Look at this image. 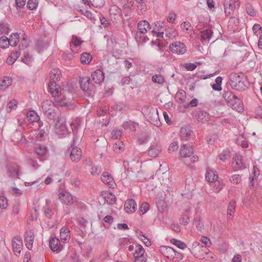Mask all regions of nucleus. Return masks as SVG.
Instances as JSON below:
<instances>
[{
	"instance_id": "obj_1",
	"label": "nucleus",
	"mask_w": 262,
	"mask_h": 262,
	"mask_svg": "<svg viewBox=\"0 0 262 262\" xmlns=\"http://www.w3.org/2000/svg\"><path fill=\"white\" fill-rule=\"evenodd\" d=\"M223 97L228 106L231 107L232 109L238 112H243L244 110L243 103L232 92H225L223 94Z\"/></svg>"
},
{
	"instance_id": "obj_2",
	"label": "nucleus",
	"mask_w": 262,
	"mask_h": 262,
	"mask_svg": "<svg viewBox=\"0 0 262 262\" xmlns=\"http://www.w3.org/2000/svg\"><path fill=\"white\" fill-rule=\"evenodd\" d=\"M143 114L147 120L157 127L161 125L158 110L155 108L145 106L142 109Z\"/></svg>"
},
{
	"instance_id": "obj_3",
	"label": "nucleus",
	"mask_w": 262,
	"mask_h": 262,
	"mask_svg": "<svg viewBox=\"0 0 262 262\" xmlns=\"http://www.w3.org/2000/svg\"><path fill=\"white\" fill-rule=\"evenodd\" d=\"M228 82L233 89L237 91H243L247 88L243 80V78L236 73H232L230 74Z\"/></svg>"
},
{
	"instance_id": "obj_4",
	"label": "nucleus",
	"mask_w": 262,
	"mask_h": 262,
	"mask_svg": "<svg viewBox=\"0 0 262 262\" xmlns=\"http://www.w3.org/2000/svg\"><path fill=\"white\" fill-rule=\"evenodd\" d=\"M78 140V138L75 136L73 139L72 143L68 149V151L70 152V158L74 162L79 161L82 156L81 149L76 146Z\"/></svg>"
},
{
	"instance_id": "obj_5",
	"label": "nucleus",
	"mask_w": 262,
	"mask_h": 262,
	"mask_svg": "<svg viewBox=\"0 0 262 262\" xmlns=\"http://www.w3.org/2000/svg\"><path fill=\"white\" fill-rule=\"evenodd\" d=\"M80 84L81 88L88 96H90L95 90V85L91 82V79L89 77L81 78Z\"/></svg>"
},
{
	"instance_id": "obj_6",
	"label": "nucleus",
	"mask_w": 262,
	"mask_h": 262,
	"mask_svg": "<svg viewBox=\"0 0 262 262\" xmlns=\"http://www.w3.org/2000/svg\"><path fill=\"white\" fill-rule=\"evenodd\" d=\"M111 18L115 24L120 23L123 20L121 10L116 5H113L110 8Z\"/></svg>"
},
{
	"instance_id": "obj_7",
	"label": "nucleus",
	"mask_w": 262,
	"mask_h": 262,
	"mask_svg": "<svg viewBox=\"0 0 262 262\" xmlns=\"http://www.w3.org/2000/svg\"><path fill=\"white\" fill-rule=\"evenodd\" d=\"M55 132L59 137H61L68 133V129L66 124V119L60 118L55 123Z\"/></svg>"
},
{
	"instance_id": "obj_8",
	"label": "nucleus",
	"mask_w": 262,
	"mask_h": 262,
	"mask_svg": "<svg viewBox=\"0 0 262 262\" xmlns=\"http://www.w3.org/2000/svg\"><path fill=\"white\" fill-rule=\"evenodd\" d=\"M170 51L175 54L183 55L187 51V47L185 45L180 41H175L169 45Z\"/></svg>"
},
{
	"instance_id": "obj_9",
	"label": "nucleus",
	"mask_w": 262,
	"mask_h": 262,
	"mask_svg": "<svg viewBox=\"0 0 262 262\" xmlns=\"http://www.w3.org/2000/svg\"><path fill=\"white\" fill-rule=\"evenodd\" d=\"M12 249L14 254L18 256L20 255L23 248V242L19 237H14L12 241Z\"/></svg>"
},
{
	"instance_id": "obj_10",
	"label": "nucleus",
	"mask_w": 262,
	"mask_h": 262,
	"mask_svg": "<svg viewBox=\"0 0 262 262\" xmlns=\"http://www.w3.org/2000/svg\"><path fill=\"white\" fill-rule=\"evenodd\" d=\"M161 150L162 147L160 144L157 141H154L151 143L148 150V155L151 157H156L159 155Z\"/></svg>"
},
{
	"instance_id": "obj_11",
	"label": "nucleus",
	"mask_w": 262,
	"mask_h": 262,
	"mask_svg": "<svg viewBox=\"0 0 262 262\" xmlns=\"http://www.w3.org/2000/svg\"><path fill=\"white\" fill-rule=\"evenodd\" d=\"M49 246L52 251L56 253L60 252L63 247L60 240L56 237H52L50 239Z\"/></svg>"
},
{
	"instance_id": "obj_12",
	"label": "nucleus",
	"mask_w": 262,
	"mask_h": 262,
	"mask_svg": "<svg viewBox=\"0 0 262 262\" xmlns=\"http://www.w3.org/2000/svg\"><path fill=\"white\" fill-rule=\"evenodd\" d=\"M48 88L52 96L55 98L59 97L61 94L60 87L56 82L51 81Z\"/></svg>"
},
{
	"instance_id": "obj_13",
	"label": "nucleus",
	"mask_w": 262,
	"mask_h": 262,
	"mask_svg": "<svg viewBox=\"0 0 262 262\" xmlns=\"http://www.w3.org/2000/svg\"><path fill=\"white\" fill-rule=\"evenodd\" d=\"M34 232L31 230H27L25 234V242L27 248L30 250L33 247L34 242Z\"/></svg>"
},
{
	"instance_id": "obj_14",
	"label": "nucleus",
	"mask_w": 262,
	"mask_h": 262,
	"mask_svg": "<svg viewBox=\"0 0 262 262\" xmlns=\"http://www.w3.org/2000/svg\"><path fill=\"white\" fill-rule=\"evenodd\" d=\"M194 115L198 121L202 123L206 122L210 119L209 113L203 110H198L195 112Z\"/></svg>"
},
{
	"instance_id": "obj_15",
	"label": "nucleus",
	"mask_w": 262,
	"mask_h": 262,
	"mask_svg": "<svg viewBox=\"0 0 262 262\" xmlns=\"http://www.w3.org/2000/svg\"><path fill=\"white\" fill-rule=\"evenodd\" d=\"M232 166L235 170L242 169L245 167L241 155L236 154L233 157Z\"/></svg>"
},
{
	"instance_id": "obj_16",
	"label": "nucleus",
	"mask_w": 262,
	"mask_h": 262,
	"mask_svg": "<svg viewBox=\"0 0 262 262\" xmlns=\"http://www.w3.org/2000/svg\"><path fill=\"white\" fill-rule=\"evenodd\" d=\"M161 253L166 257L172 260L175 254V250L170 247L162 246L160 248Z\"/></svg>"
},
{
	"instance_id": "obj_17",
	"label": "nucleus",
	"mask_w": 262,
	"mask_h": 262,
	"mask_svg": "<svg viewBox=\"0 0 262 262\" xmlns=\"http://www.w3.org/2000/svg\"><path fill=\"white\" fill-rule=\"evenodd\" d=\"M94 81L97 84H100L104 81V74L100 70H96L91 75Z\"/></svg>"
},
{
	"instance_id": "obj_18",
	"label": "nucleus",
	"mask_w": 262,
	"mask_h": 262,
	"mask_svg": "<svg viewBox=\"0 0 262 262\" xmlns=\"http://www.w3.org/2000/svg\"><path fill=\"white\" fill-rule=\"evenodd\" d=\"M41 107L44 113L47 115L55 110V103L50 100H47L42 103Z\"/></svg>"
},
{
	"instance_id": "obj_19",
	"label": "nucleus",
	"mask_w": 262,
	"mask_h": 262,
	"mask_svg": "<svg viewBox=\"0 0 262 262\" xmlns=\"http://www.w3.org/2000/svg\"><path fill=\"white\" fill-rule=\"evenodd\" d=\"M137 209V204L135 200L129 199L126 201L124 204V209L127 213H133Z\"/></svg>"
},
{
	"instance_id": "obj_20",
	"label": "nucleus",
	"mask_w": 262,
	"mask_h": 262,
	"mask_svg": "<svg viewBox=\"0 0 262 262\" xmlns=\"http://www.w3.org/2000/svg\"><path fill=\"white\" fill-rule=\"evenodd\" d=\"M150 29L149 23L145 20H142L140 21L138 24V32H140L142 34H145L148 30Z\"/></svg>"
},
{
	"instance_id": "obj_21",
	"label": "nucleus",
	"mask_w": 262,
	"mask_h": 262,
	"mask_svg": "<svg viewBox=\"0 0 262 262\" xmlns=\"http://www.w3.org/2000/svg\"><path fill=\"white\" fill-rule=\"evenodd\" d=\"M59 199L64 204L70 205L73 202L72 195L66 191L62 192L59 194Z\"/></svg>"
},
{
	"instance_id": "obj_22",
	"label": "nucleus",
	"mask_w": 262,
	"mask_h": 262,
	"mask_svg": "<svg viewBox=\"0 0 262 262\" xmlns=\"http://www.w3.org/2000/svg\"><path fill=\"white\" fill-rule=\"evenodd\" d=\"M203 248L204 247L200 243L194 242L192 244L191 247L189 249V250L195 257H198Z\"/></svg>"
},
{
	"instance_id": "obj_23",
	"label": "nucleus",
	"mask_w": 262,
	"mask_h": 262,
	"mask_svg": "<svg viewBox=\"0 0 262 262\" xmlns=\"http://www.w3.org/2000/svg\"><path fill=\"white\" fill-rule=\"evenodd\" d=\"M193 152L192 148L187 144H184L180 149V154L182 157L186 158L190 157Z\"/></svg>"
},
{
	"instance_id": "obj_24",
	"label": "nucleus",
	"mask_w": 262,
	"mask_h": 262,
	"mask_svg": "<svg viewBox=\"0 0 262 262\" xmlns=\"http://www.w3.org/2000/svg\"><path fill=\"white\" fill-rule=\"evenodd\" d=\"M34 151L36 154L38 156V158L42 160V158H43L47 153V148L45 145L38 144L35 146Z\"/></svg>"
},
{
	"instance_id": "obj_25",
	"label": "nucleus",
	"mask_w": 262,
	"mask_h": 262,
	"mask_svg": "<svg viewBox=\"0 0 262 262\" xmlns=\"http://www.w3.org/2000/svg\"><path fill=\"white\" fill-rule=\"evenodd\" d=\"M102 181L107 185L109 187H113L114 184V181L113 177L108 172H105L102 174L101 177Z\"/></svg>"
},
{
	"instance_id": "obj_26",
	"label": "nucleus",
	"mask_w": 262,
	"mask_h": 262,
	"mask_svg": "<svg viewBox=\"0 0 262 262\" xmlns=\"http://www.w3.org/2000/svg\"><path fill=\"white\" fill-rule=\"evenodd\" d=\"M206 179L210 183L215 182L218 179V175L216 172L212 169H208L206 173Z\"/></svg>"
},
{
	"instance_id": "obj_27",
	"label": "nucleus",
	"mask_w": 262,
	"mask_h": 262,
	"mask_svg": "<svg viewBox=\"0 0 262 262\" xmlns=\"http://www.w3.org/2000/svg\"><path fill=\"white\" fill-rule=\"evenodd\" d=\"M70 231L68 228L63 227L60 229V237L62 242L67 243L70 238Z\"/></svg>"
},
{
	"instance_id": "obj_28",
	"label": "nucleus",
	"mask_w": 262,
	"mask_h": 262,
	"mask_svg": "<svg viewBox=\"0 0 262 262\" xmlns=\"http://www.w3.org/2000/svg\"><path fill=\"white\" fill-rule=\"evenodd\" d=\"M186 98V93L183 90H180L178 91L175 96L176 101L180 104H183Z\"/></svg>"
},
{
	"instance_id": "obj_29",
	"label": "nucleus",
	"mask_w": 262,
	"mask_h": 262,
	"mask_svg": "<svg viewBox=\"0 0 262 262\" xmlns=\"http://www.w3.org/2000/svg\"><path fill=\"white\" fill-rule=\"evenodd\" d=\"M201 40L202 41L208 42L211 39L213 32L210 29H206L201 32Z\"/></svg>"
},
{
	"instance_id": "obj_30",
	"label": "nucleus",
	"mask_w": 262,
	"mask_h": 262,
	"mask_svg": "<svg viewBox=\"0 0 262 262\" xmlns=\"http://www.w3.org/2000/svg\"><path fill=\"white\" fill-rule=\"evenodd\" d=\"M12 83V79L9 77H4L0 79V90H5Z\"/></svg>"
},
{
	"instance_id": "obj_31",
	"label": "nucleus",
	"mask_w": 262,
	"mask_h": 262,
	"mask_svg": "<svg viewBox=\"0 0 262 262\" xmlns=\"http://www.w3.org/2000/svg\"><path fill=\"white\" fill-rule=\"evenodd\" d=\"M224 11L226 15H230L234 12L235 8V2L224 4Z\"/></svg>"
},
{
	"instance_id": "obj_32",
	"label": "nucleus",
	"mask_w": 262,
	"mask_h": 262,
	"mask_svg": "<svg viewBox=\"0 0 262 262\" xmlns=\"http://www.w3.org/2000/svg\"><path fill=\"white\" fill-rule=\"evenodd\" d=\"M61 76V72L59 69H53L50 72V78L54 82L58 81Z\"/></svg>"
},
{
	"instance_id": "obj_33",
	"label": "nucleus",
	"mask_w": 262,
	"mask_h": 262,
	"mask_svg": "<svg viewBox=\"0 0 262 262\" xmlns=\"http://www.w3.org/2000/svg\"><path fill=\"white\" fill-rule=\"evenodd\" d=\"M191 130L188 127H183L181 128L180 134L182 139L184 140H188L191 136Z\"/></svg>"
},
{
	"instance_id": "obj_34",
	"label": "nucleus",
	"mask_w": 262,
	"mask_h": 262,
	"mask_svg": "<svg viewBox=\"0 0 262 262\" xmlns=\"http://www.w3.org/2000/svg\"><path fill=\"white\" fill-rule=\"evenodd\" d=\"M236 203L234 201H231L230 202L228 207V211H227V218L228 219H231L233 217V213L235 211Z\"/></svg>"
},
{
	"instance_id": "obj_35",
	"label": "nucleus",
	"mask_w": 262,
	"mask_h": 262,
	"mask_svg": "<svg viewBox=\"0 0 262 262\" xmlns=\"http://www.w3.org/2000/svg\"><path fill=\"white\" fill-rule=\"evenodd\" d=\"M7 172L10 177L12 178H18V168L17 166L9 167Z\"/></svg>"
},
{
	"instance_id": "obj_36",
	"label": "nucleus",
	"mask_w": 262,
	"mask_h": 262,
	"mask_svg": "<svg viewBox=\"0 0 262 262\" xmlns=\"http://www.w3.org/2000/svg\"><path fill=\"white\" fill-rule=\"evenodd\" d=\"M27 118L31 122H37L39 119V116L34 111H31L27 113Z\"/></svg>"
},
{
	"instance_id": "obj_37",
	"label": "nucleus",
	"mask_w": 262,
	"mask_h": 262,
	"mask_svg": "<svg viewBox=\"0 0 262 262\" xmlns=\"http://www.w3.org/2000/svg\"><path fill=\"white\" fill-rule=\"evenodd\" d=\"M19 34L17 33L12 34L10 37L8 38L9 44L11 46H16L19 41Z\"/></svg>"
},
{
	"instance_id": "obj_38",
	"label": "nucleus",
	"mask_w": 262,
	"mask_h": 262,
	"mask_svg": "<svg viewBox=\"0 0 262 262\" xmlns=\"http://www.w3.org/2000/svg\"><path fill=\"white\" fill-rule=\"evenodd\" d=\"M20 53L18 51L12 52L7 59V63L8 64H12L20 55Z\"/></svg>"
},
{
	"instance_id": "obj_39",
	"label": "nucleus",
	"mask_w": 262,
	"mask_h": 262,
	"mask_svg": "<svg viewBox=\"0 0 262 262\" xmlns=\"http://www.w3.org/2000/svg\"><path fill=\"white\" fill-rule=\"evenodd\" d=\"M145 250L143 247L141 245H137L135 247V251L133 253L134 257L136 256H144Z\"/></svg>"
},
{
	"instance_id": "obj_40",
	"label": "nucleus",
	"mask_w": 262,
	"mask_h": 262,
	"mask_svg": "<svg viewBox=\"0 0 262 262\" xmlns=\"http://www.w3.org/2000/svg\"><path fill=\"white\" fill-rule=\"evenodd\" d=\"M236 143L243 148H247L248 147V141L243 135H240L236 139Z\"/></svg>"
},
{
	"instance_id": "obj_41",
	"label": "nucleus",
	"mask_w": 262,
	"mask_h": 262,
	"mask_svg": "<svg viewBox=\"0 0 262 262\" xmlns=\"http://www.w3.org/2000/svg\"><path fill=\"white\" fill-rule=\"evenodd\" d=\"M131 244H134V239L133 238L123 237L119 239V244L120 246L126 247Z\"/></svg>"
},
{
	"instance_id": "obj_42",
	"label": "nucleus",
	"mask_w": 262,
	"mask_h": 262,
	"mask_svg": "<svg viewBox=\"0 0 262 262\" xmlns=\"http://www.w3.org/2000/svg\"><path fill=\"white\" fill-rule=\"evenodd\" d=\"M92 56L88 53H83L81 55L80 60L82 63L89 64L92 60Z\"/></svg>"
},
{
	"instance_id": "obj_43",
	"label": "nucleus",
	"mask_w": 262,
	"mask_h": 262,
	"mask_svg": "<svg viewBox=\"0 0 262 262\" xmlns=\"http://www.w3.org/2000/svg\"><path fill=\"white\" fill-rule=\"evenodd\" d=\"M136 124L132 121H127L124 122L122 126L125 130H129L132 132H134L136 130Z\"/></svg>"
},
{
	"instance_id": "obj_44",
	"label": "nucleus",
	"mask_w": 262,
	"mask_h": 262,
	"mask_svg": "<svg viewBox=\"0 0 262 262\" xmlns=\"http://www.w3.org/2000/svg\"><path fill=\"white\" fill-rule=\"evenodd\" d=\"M47 116L48 119L55 121V120H58V119H60L59 116L58 112H57L55 110H53L51 112L47 114Z\"/></svg>"
},
{
	"instance_id": "obj_45",
	"label": "nucleus",
	"mask_w": 262,
	"mask_h": 262,
	"mask_svg": "<svg viewBox=\"0 0 262 262\" xmlns=\"http://www.w3.org/2000/svg\"><path fill=\"white\" fill-rule=\"evenodd\" d=\"M171 243L180 249H184L186 248V245L183 242L172 238L170 240Z\"/></svg>"
},
{
	"instance_id": "obj_46",
	"label": "nucleus",
	"mask_w": 262,
	"mask_h": 262,
	"mask_svg": "<svg viewBox=\"0 0 262 262\" xmlns=\"http://www.w3.org/2000/svg\"><path fill=\"white\" fill-rule=\"evenodd\" d=\"M135 39L138 42H145L148 38L145 34H142L140 32L137 31L135 33Z\"/></svg>"
},
{
	"instance_id": "obj_47",
	"label": "nucleus",
	"mask_w": 262,
	"mask_h": 262,
	"mask_svg": "<svg viewBox=\"0 0 262 262\" xmlns=\"http://www.w3.org/2000/svg\"><path fill=\"white\" fill-rule=\"evenodd\" d=\"M113 148L114 151L116 153H119L121 151H122L124 148L123 142L120 141H117L114 145Z\"/></svg>"
},
{
	"instance_id": "obj_48",
	"label": "nucleus",
	"mask_w": 262,
	"mask_h": 262,
	"mask_svg": "<svg viewBox=\"0 0 262 262\" xmlns=\"http://www.w3.org/2000/svg\"><path fill=\"white\" fill-rule=\"evenodd\" d=\"M38 0H28L27 3V7L31 10H35L38 6Z\"/></svg>"
},
{
	"instance_id": "obj_49",
	"label": "nucleus",
	"mask_w": 262,
	"mask_h": 262,
	"mask_svg": "<svg viewBox=\"0 0 262 262\" xmlns=\"http://www.w3.org/2000/svg\"><path fill=\"white\" fill-rule=\"evenodd\" d=\"M10 45L8 37L3 36L0 38V47L2 49H6Z\"/></svg>"
},
{
	"instance_id": "obj_50",
	"label": "nucleus",
	"mask_w": 262,
	"mask_h": 262,
	"mask_svg": "<svg viewBox=\"0 0 262 262\" xmlns=\"http://www.w3.org/2000/svg\"><path fill=\"white\" fill-rule=\"evenodd\" d=\"M70 103V100L68 99L66 97L61 99V100L55 101L54 103H55V107L56 106H62L68 105V103Z\"/></svg>"
},
{
	"instance_id": "obj_51",
	"label": "nucleus",
	"mask_w": 262,
	"mask_h": 262,
	"mask_svg": "<svg viewBox=\"0 0 262 262\" xmlns=\"http://www.w3.org/2000/svg\"><path fill=\"white\" fill-rule=\"evenodd\" d=\"M81 119L76 118L71 123V125L73 132H76L78 130L81 124Z\"/></svg>"
},
{
	"instance_id": "obj_52",
	"label": "nucleus",
	"mask_w": 262,
	"mask_h": 262,
	"mask_svg": "<svg viewBox=\"0 0 262 262\" xmlns=\"http://www.w3.org/2000/svg\"><path fill=\"white\" fill-rule=\"evenodd\" d=\"M246 11L249 15L251 16H254L256 12V10L254 9L253 7L250 4H247L246 5Z\"/></svg>"
},
{
	"instance_id": "obj_53",
	"label": "nucleus",
	"mask_w": 262,
	"mask_h": 262,
	"mask_svg": "<svg viewBox=\"0 0 262 262\" xmlns=\"http://www.w3.org/2000/svg\"><path fill=\"white\" fill-rule=\"evenodd\" d=\"M231 157V154L229 150H224L220 154L219 156L220 160L222 161H225L226 160L229 159Z\"/></svg>"
},
{
	"instance_id": "obj_54",
	"label": "nucleus",
	"mask_w": 262,
	"mask_h": 262,
	"mask_svg": "<svg viewBox=\"0 0 262 262\" xmlns=\"http://www.w3.org/2000/svg\"><path fill=\"white\" fill-rule=\"evenodd\" d=\"M152 80L155 83H157L159 84H163L164 81V78L162 75H155L152 77Z\"/></svg>"
},
{
	"instance_id": "obj_55",
	"label": "nucleus",
	"mask_w": 262,
	"mask_h": 262,
	"mask_svg": "<svg viewBox=\"0 0 262 262\" xmlns=\"http://www.w3.org/2000/svg\"><path fill=\"white\" fill-rule=\"evenodd\" d=\"M230 181L233 184H238L242 181V177L239 174H235L231 177Z\"/></svg>"
},
{
	"instance_id": "obj_56",
	"label": "nucleus",
	"mask_w": 262,
	"mask_h": 262,
	"mask_svg": "<svg viewBox=\"0 0 262 262\" xmlns=\"http://www.w3.org/2000/svg\"><path fill=\"white\" fill-rule=\"evenodd\" d=\"M82 41H81L77 36L75 35L72 36V39L71 41L70 47H72V44H73L75 47H77L80 46L82 43Z\"/></svg>"
},
{
	"instance_id": "obj_57",
	"label": "nucleus",
	"mask_w": 262,
	"mask_h": 262,
	"mask_svg": "<svg viewBox=\"0 0 262 262\" xmlns=\"http://www.w3.org/2000/svg\"><path fill=\"white\" fill-rule=\"evenodd\" d=\"M149 209V205L147 202L142 204L139 209V212L141 215L145 213Z\"/></svg>"
},
{
	"instance_id": "obj_58",
	"label": "nucleus",
	"mask_w": 262,
	"mask_h": 262,
	"mask_svg": "<svg viewBox=\"0 0 262 262\" xmlns=\"http://www.w3.org/2000/svg\"><path fill=\"white\" fill-rule=\"evenodd\" d=\"M138 12L139 14H142L146 11V5L145 2L139 3L137 6Z\"/></svg>"
},
{
	"instance_id": "obj_59",
	"label": "nucleus",
	"mask_w": 262,
	"mask_h": 262,
	"mask_svg": "<svg viewBox=\"0 0 262 262\" xmlns=\"http://www.w3.org/2000/svg\"><path fill=\"white\" fill-rule=\"evenodd\" d=\"M201 219L200 216L196 215L194 217V224L199 230H201L203 228L204 225L201 222Z\"/></svg>"
},
{
	"instance_id": "obj_60",
	"label": "nucleus",
	"mask_w": 262,
	"mask_h": 262,
	"mask_svg": "<svg viewBox=\"0 0 262 262\" xmlns=\"http://www.w3.org/2000/svg\"><path fill=\"white\" fill-rule=\"evenodd\" d=\"M8 205V200L4 196H0V209H6Z\"/></svg>"
},
{
	"instance_id": "obj_61",
	"label": "nucleus",
	"mask_w": 262,
	"mask_h": 262,
	"mask_svg": "<svg viewBox=\"0 0 262 262\" xmlns=\"http://www.w3.org/2000/svg\"><path fill=\"white\" fill-rule=\"evenodd\" d=\"M92 6L96 8H101L104 5V0H90Z\"/></svg>"
},
{
	"instance_id": "obj_62",
	"label": "nucleus",
	"mask_w": 262,
	"mask_h": 262,
	"mask_svg": "<svg viewBox=\"0 0 262 262\" xmlns=\"http://www.w3.org/2000/svg\"><path fill=\"white\" fill-rule=\"evenodd\" d=\"M33 60L32 57L28 53H25L24 57L21 61L27 64L30 65Z\"/></svg>"
},
{
	"instance_id": "obj_63",
	"label": "nucleus",
	"mask_w": 262,
	"mask_h": 262,
	"mask_svg": "<svg viewBox=\"0 0 262 262\" xmlns=\"http://www.w3.org/2000/svg\"><path fill=\"white\" fill-rule=\"evenodd\" d=\"M189 217L187 214H184L180 219V223L181 225L187 226L189 223Z\"/></svg>"
},
{
	"instance_id": "obj_64",
	"label": "nucleus",
	"mask_w": 262,
	"mask_h": 262,
	"mask_svg": "<svg viewBox=\"0 0 262 262\" xmlns=\"http://www.w3.org/2000/svg\"><path fill=\"white\" fill-rule=\"evenodd\" d=\"M122 132L121 129L116 128L114 129L112 132V138L115 139H118L122 135Z\"/></svg>"
}]
</instances>
